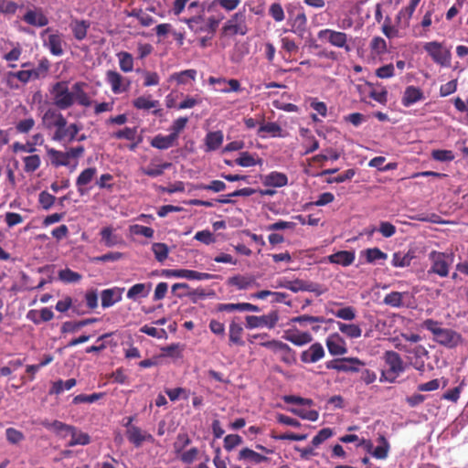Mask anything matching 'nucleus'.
<instances>
[{"label":"nucleus","instance_id":"nucleus-44","mask_svg":"<svg viewBox=\"0 0 468 468\" xmlns=\"http://www.w3.org/2000/svg\"><path fill=\"white\" fill-rule=\"evenodd\" d=\"M22 54V48L19 43H11V49L5 52L3 58L9 63V67L15 68L16 62Z\"/></svg>","mask_w":468,"mask_h":468},{"label":"nucleus","instance_id":"nucleus-53","mask_svg":"<svg viewBox=\"0 0 468 468\" xmlns=\"http://www.w3.org/2000/svg\"><path fill=\"white\" fill-rule=\"evenodd\" d=\"M331 313L337 318L352 321L356 318V309L353 306H346L337 311H331Z\"/></svg>","mask_w":468,"mask_h":468},{"label":"nucleus","instance_id":"nucleus-39","mask_svg":"<svg viewBox=\"0 0 468 468\" xmlns=\"http://www.w3.org/2000/svg\"><path fill=\"white\" fill-rule=\"evenodd\" d=\"M69 434L71 436L70 441L68 443V446L74 447L76 445H88L90 442V437L88 433L83 432L78 430L77 427L74 426V431H69Z\"/></svg>","mask_w":468,"mask_h":468},{"label":"nucleus","instance_id":"nucleus-22","mask_svg":"<svg viewBox=\"0 0 468 468\" xmlns=\"http://www.w3.org/2000/svg\"><path fill=\"white\" fill-rule=\"evenodd\" d=\"M282 287L293 292H317V294H320L321 292H317V285L313 282H307L303 280H293V281H288L284 284L282 285Z\"/></svg>","mask_w":468,"mask_h":468},{"label":"nucleus","instance_id":"nucleus-11","mask_svg":"<svg viewBox=\"0 0 468 468\" xmlns=\"http://www.w3.org/2000/svg\"><path fill=\"white\" fill-rule=\"evenodd\" d=\"M246 327L249 329L258 328V327H268L270 329L273 328L278 320L279 314L277 312L273 311L269 313L268 314H264L261 316L256 315H248L246 316Z\"/></svg>","mask_w":468,"mask_h":468},{"label":"nucleus","instance_id":"nucleus-4","mask_svg":"<svg viewBox=\"0 0 468 468\" xmlns=\"http://www.w3.org/2000/svg\"><path fill=\"white\" fill-rule=\"evenodd\" d=\"M53 128L55 130L53 139L64 143L73 141L80 131V127L77 124H68L66 119H56Z\"/></svg>","mask_w":468,"mask_h":468},{"label":"nucleus","instance_id":"nucleus-45","mask_svg":"<svg viewBox=\"0 0 468 468\" xmlns=\"http://www.w3.org/2000/svg\"><path fill=\"white\" fill-rule=\"evenodd\" d=\"M89 27L90 24L84 20H75L70 24L73 35L78 40H82L86 37Z\"/></svg>","mask_w":468,"mask_h":468},{"label":"nucleus","instance_id":"nucleus-34","mask_svg":"<svg viewBox=\"0 0 468 468\" xmlns=\"http://www.w3.org/2000/svg\"><path fill=\"white\" fill-rule=\"evenodd\" d=\"M377 441L379 443L371 452L372 456L378 460H384L388 457L390 444L383 434H379Z\"/></svg>","mask_w":468,"mask_h":468},{"label":"nucleus","instance_id":"nucleus-49","mask_svg":"<svg viewBox=\"0 0 468 468\" xmlns=\"http://www.w3.org/2000/svg\"><path fill=\"white\" fill-rule=\"evenodd\" d=\"M364 254H365L366 261L367 263H375L378 261H381V260L385 261L388 259L387 253L383 252L378 248L367 249L364 251Z\"/></svg>","mask_w":468,"mask_h":468},{"label":"nucleus","instance_id":"nucleus-62","mask_svg":"<svg viewBox=\"0 0 468 468\" xmlns=\"http://www.w3.org/2000/svg\"><path fill=\"white\" fill-rule=\"evenodd\" d=\"M464 381H462L459 386L447 390L443 395L442 399L456 403L460 399V395L463 389Z\"/></svg>","mask_w":468,"mask_h":468},{"label":"nucleus","instance_id":"nucleus-29","mask_svg":"<svg viewBox=\"0 0 468 468\" xmlns=\"http://www.w3.org/2000/svg\"><path fill=\"white\" fill-rule=\"evenodd\" d=\"M239 461L250 462L255 464L261 463L263 462H267L268 458L264 455H261L255 451L250 448H243L239 451L238 455Z\"/></svg>","mask_w":468,"mask_h":468},{"label":"nucleus","instance_id":"nucleus-42","mask_svg":"<svg viewBox=\"0 0 468 468\" xmlns=\"http://www.w3.org/2000/svg\"><path fill=\"white\" fill-rule=\"evenodd\" d=\"M48 155L51 164L56 167L67 166L70 164L65 152L58 151L52 148L48 150Z\"/></svg>","mask_w":468,"mask_h":468},{"label":"nucleus","instance_id":"nucleus-5","mask_svg":"<svg viewBox=\"0 0 468 468\" xmlns=\"http://www.w3.org/2000/svg\"><path fill=\"white\" fill-rule=\"evenodd\" d=\"M48 70V62L47 60H43L34 69L19 70L17 72H9L7 74V78L8 80L17 79L21 82L27 83L30 80L44 77Z\"/></svg>","mask_w":468,"mask_h":468},{"label":"nucleus","instance_id":"nucleus-37","mask_svg":"<svg viewBox=\"0 0 468 468\" xmlns=\"http://www.w3.org/2000/svg\"><path fill=\"white\" fill-rule=\"evenodd\" d=\"M77 384L75 378H69L67 380L58 379L52 383V386L48 391L49 395H59L65 390H69L74 388Z\"/></svg>","mask_w":468,"mask_h":468},{"label":"nucleus","instance_id":"nucleus-36","mask_svg":"<svg viewBox=\"0 0 468 468\" xmlns=\"http://www.w3.org/2000/svg\"><path fill=\"white\" fill-rule=\"evenodd\" d=\"M176 140L175 133L168 135L157 134L153 138L151 145L154 148L165 150L173 146Z\"/></svg>","mask_w":468,"mask_h":468},{"label":"nucleus","instance_id":"nucleus-31","mask_svg":"<svg viewBox=\"0 0 468 468\" xmlns=\"http://www.w3.org/2000/svg\"><path fill=\"white\" fill-rule=\"evenodd\" d=\"M243 328L241 324L236 323L234 320L230 322L229 326V345L242 346L244 341L242 340Z\"/></svg>","mask_w":468,"mask_h":468},{"label":"nucleus","instance_id":"nucleus-19","mask_svg":"<svg viewBox=\"0 0 468 468\" xmlns=\"http://www.w3.org/2000/svg\"><path fill=\"white\" fill-rule=\"evenodd\" d=\"M283 338L295 346H302L309 344L313 336L308 332H300L298 330H287L284 332Z\"/></svg>","mask_w":468,"mask_h":468},{"label":"nucleus","instance_id":"nucleus-10","mask_svg":"<svg viewBox=\"0 0 468 468\" xmlns=\"http://www.w3.org/2000/svg\"><path fill=\"white\" fill-rule=\"evenodd\" d=\"M162 275L166 278L176 277L197 281L211 280L218 277L214 274L186 269H165L162 271Z\"/></svg>","mask_w":468,"mask_h":468},{"label":"nucleus","instance_id":"nucleus-43","mask_svg":"<svg viewBox=\"0 0 468 468\" xmlns=\"http://www.w3.org/2000/svg\"><path fill=\"white\" fill-rule=\"evenodd\" d=\"M97 321H98L97 318H87V319H83V320L77 321V322H65L62 324L61 331L63 333H68V332L74 333V332H77L78 330H80V328H82L86 325L91 324Z\"/></svg>","mask_w":468,"mask_h":468},{"label":"nucleus","instance_id":"nucleus-2","mask_svg":"<svg viewBox=\"0 0 468 468\" xmlns=\"http://www.w3.org/2000/svg\"><path fill=\"white\" fill-rule=\"evenodd\" d=\"M429 261H431V268L428 271L429 274L434 273L440 277H447L450 271V266L453 260V255L441 252L437 250H431L429 255Z\"/></svg>","mask_w":468,"mask_h":468},{"label":"nucleus","instance_id":"nucleus-48","mask_svg":"<svg viewBox=\"0 0 468 468\" xmlns=\"http://www.w3.org/2000/svg\"><path fill=\"white\" fill-rule=\"evenodd\" d=\"M256 154H252L249 152H242L239 154V156L235 160V164L242 166V167H250L254 166L257 164L261 163V159L256 160Z\"/></svg>","mask_w":468,"mask_h":468},{"label":"nucleus","instance_id":"nucleus-41","mask_svg":"<svg viewBox=\"0 0 468 468\" xmlns=\"http://www.w3.org/2000/svg\"><path fill=\"white\" fill-rule=\"evenodd\" d=\"M116 57L122 71L127 73L133 70L134 59L132 54L126 51H121L116 54Z\"/></svg>","mask_w":468,"mask_h":468},{"label":"nucleus","instance_id":"nucleus-46","mask_svg":"<svg viewBox=\"0 0 468 468\" xmlns=\"http://www.w3.org/2000/svg\"><path fill=\"white\" fill-rule=\"evenodd\" d=\"M413 256L410 253L395 252L392 256L391 264L396 268H404L410 265Z\"/></svg>","mask_w":468,"mask_h":468},{"label":"nucleus","instance_id":"nucleus-16","mask_svg":"<svg viewBox=\"0 0 468 468\" xmlns=\"http://www.w3.org/2000/svg\"><path fill=\"white\" fill-rule=\"evenodd\" d=\"M123 292L124 288L121 287H113L101 291V306L103 308H108L112 306L114 303L121 302Z\"/></svg>","mask_w":468,"mask_h":468},{"label":"nucleus","instance_id":"nucleus-13","mask_svg":"<svg viewBox=\"0 0 468 468\" xmlns=\"http://www.w3.org/2000/svg\"><path fill=\"white\" fill-rule=\"evenodd\" d=\"M325 344L330 355L342 356L347 352L346 343L345 339L338 334H331L325 340Z\"/></svg>","mask_w":468,"mask_h":468},{"label":"nucleus","instance_id":"nucleus-33","mask_svg":"<svg viewBox=\"0 0 468 468\" xmlns=\"http://www.w3.org/2000/svg\"><path fill=\"white\" fill-rule=\"evenodd\" d=\"M407 296L408 292H391L385 295L383 303L393 308H400L404 306L403 299Z\"/></svg>","mask_w":468,"mask_h":468},{"label":"nucleus","instance_id":"nucleus-8","mask_svg":"<svg viewBox=\"0 0 468 468\" xmlns=\"http://www.w3.org/2000/svg\"><path fill=\"white\" fill-rule=\"evenodd\" d=\"M222 30L226 35H245L248 32L245 13L238 12L234 14L224 24Z\"/></svg>","mask_w":468,"mask_h":468},{"label":"nucleus","instance_id":"nucleus-57","mask_svg":"<svg viewBox=\"0 0 468 468\" xmlns=\"http://www.w3.org/2000/svg\"><path fill=\"white\" fill-rule=\"evenodd\" d=\"M371 51L376 55H382L387 51V43L384 38L375 37L370 42Z\"/></svg>","mask_w":468,"mask_h":468},{"label":"nucleus","instance_id":"nucleus-25","mask_svg":"<svg viewBox=\"0 0 468 468\" xmlns=\"http://www.w3.org/2000/svg\"><path fill=\"white\" fill-rule=\"evenodd\" d=\"M152 289V283H136L127 292V298L132 301H137L140 298H145L149 295Z\"/></svg>","mask_w":468,"mask_h":468},{"label":"nucleus","instance_id":"nucleus-64","mask_svg":"<svg viewBox=\"0 0 468 468\" xmlns=\"http://www.w3.org/2000/svg\"><path fill=\"white\" fill-rule=\"evenodd\" d=\"M333 436V431L330 428H324L318 431V433L313 438L312 444L314 447L319 446L327 439Z\"/></svg>","mask_w":468,"mask_h":468},{"label":"nucleus","instance_id":"nucleus-28","mask_svg":"<svg viewBox=\"0 0 468 468\" xmlns=\"http://www.w3.org/2000/svg\"><path fill=\"white\" fill-rule=\"evenodd\" d=\"M255 283V278L253 276L235 275L229 277L227 281V284L234 286L239 290H246L251 287Z\"/></svg>","mask_w":468,"mask_h":468},{"label":"nucleus","instance_id":"nucleus-55","mask_svg":"<svg viewBox=\"0 0 468 468\" xmlns=\"http://www.w3.org/2000/svg\"><path fill=\"white\" fill-rule=\"evenodd\" d=\"M243 443L242 437L239 434H229L224 438V449L231 452L237 446Z\"/></svg>","mask_w":468,"mask_h":468},{"label":"nucleus","instance_id":"nucleus-32","mask_svg":"<svg viewBox=\"0 0 468 468\" xmlns=\"http://www.w3.org/2000/svg\"><path fill=\"white\" fill-rule=\"evenodd\" d=\"M96 175H97L96 167H88V168L84 169L79 175V176L76 179V186H77L78 191L80 192V195L84 194V191L82 190V186L90 183Z\"/></svg>","mask_w":468,"mask_h":468},{"label":"nucleus","instance_id":"nucleus-61","mask_svg":"<svg viewBox=\"0 0 468 468\" xmlns=\"http://www.w3.org/2000/svg\"><path fill=\"white\" fill-rule=\"evenodd\" d=\"M113 137L118 139H126L129 141H135L137 137V128H129L125 127L122 130H119L113 133Z\"/></svg>","mask_w":468,"mask_h":468},{"label":"nucleus","instance_id":"nucleus-63","mask_svg":"<svg viewBox=\"0 0 468 468\" xmlns=\"http://www.w3.org/2000/svg\"><path fill=\"white\" fill-rule=\"evenodd\" d=\"M52 430L58 434L66 437L69 431H74V426L64 423L60 420H53L52 421Z\"/></svg>","mask_w":468,"mask_h":468},{"label":"nucleus","instance_id":"nucleus-54","mask_svg":"<svg viewBox=\"0 0 468 468\" xmlns=\"http://www.w3.org/2000/svg\"><path fill=\"white\" fill-rule=\"evenodd\" d=\"M104 396V393H92L90 395L87 394H80L74 397L72 402L73 404H80V403H93Z\"/></svg>","mask_w":468,"mask_h":468},{"label":"nucleus","instance_id":"nucleus-12","mask_svg":"<svg viewBox=\"0 0 468 468\" xmlns=\"http://www.w3.org/2000/svg\"><path fill=\"white\" fill-rule=\"evenodd\" d=\"M106 82L110 85L111 90L114 94H121L126 92L131 86V81L128 78L123 77L115 70H108L106 72Z\"/></svg>","mask_w":468,"mask_h":468},{"label":"nucleus","instance_id":"nucleus-3","mask_svg":"<svg viewBox=\"0 0 468 468\" xmlns=\"http://www.w3.org/2000/svg\"><path fill=\"white\" fill-rule=\"evenodd\" d=\"M423 48L436 64L441 67L450 66L452 58L451 50L443 46V44L431 41L425 43Z\"/></svg>","mask_w":468,"mask_h":468},{"label":"nucleus","instance_id":"nucleus-40","mask_svg":"<svg viewBox=\"0 0 468 468\" xmlns=\"http://www.w3.org/2000/svg\"><path fill=\"white\" fill-rule=\"evenodd\" d=\"M261 137H280L282 135V128L276 122H266L261 124L258 132Z\"/></svg>","mask_w":468,"mask_h":468},{"label":"nucleus","instance_id":"nucleus-59","mask_svg":"<svg viewBox=\"0 0 468 468\" xmlns=\"http://www.w3.org/2000/svg\"><path fill=\"white\" fill-rule=\"evenodd\" d=\"M100 234L105 246L113 247L117 244V236L113 235L112 229L111 227L103 228Z\"/></svg>","mask_w":468,"mask_h":468},{"label":"nucleus","instance_id":"nucleus-60","mask_svg":"<svg viewBox=\"0 0 468 468\" xmlns=\"http://www.w3.org/2000/svg\"><path fill=\"white\" fill-rule=\"evenodd\" d=\"M158 102L148 97H139L133 101V106L140 110H150L156 108Z\"/></svg>","mask_w":468,"mask_h":468},{"label":"nucleus","instance_id":"nucleus-23","mask_svg":"<svg viewBox=\"0 0 468 468\" xmlns=\"http://www.w3.org/2000/svg\"><path fill=\"white\" fill-rule=\"evenodd\" d=\"M128 441L133 443L135 447H140L144 441L153 440L151 434L144 432L137 426H131L126 431Z\"/></svg>","mask_w":468,"mask_h":468},{"label":"nucleus","instance_id":"nucleus-30","mask_svg":"<svg viewBox=\"0 0 468 468\" xmlns=\"http://www.w3.org/2000/svg\"><path fill=\"white\" fill-rule=\"evenodd\" d=\"M86 84L83 82H77L72 86L73 101H77L83 106H90L91 100L85 92Z\"/></svg>","mask_w":468,"mask_h":468},{"label":"nucleus","instance_id":"nucleus-52","mask_svg":"<svg viewBox=\"0 0 468 468\" xmlns=\"http://www.w3.org/2000/svg\"><path fill=\"white\" fill-rule=\"evenodd\" d=\"M191 443V440L187 433H178L174 442V450L175 452L179 455L186 447H187Z\"/></svg>","mask_w":468,"mask_h":468},{"label":"nucleus","instance_id":"nucleus-35","mask_svg":"<svg viewBox=\"0 0 468 468\" xmlns=\"http://www.w3.org/2000/svg\"><path fill=\"white\" fill-rule=\"evenodd\" d=\"M223 143L221 131L209 132L205 138L206 152L217 150Z\"/></svg>","mask_w":468,"mask_h":468},{"label":"nucleus","instance_id":"nucleus-17","mask_svg":"<svg viewBox=\"0 0 468 468\" xmlns=\"http://www.w3.org/2000/svg\"><path fill=\"white\" fill-rule=\"evenodd\" d=\"M384 360L386 364L388 366V369L391 375H395L397 377L399 376L400 373L404 371V366L402 358L399 354L395 351H387L384 354Z\"/></svg>","mask_w":468,"mask_h":468},{"label":"nucleus","instance_id":"nucleus-58","mask_svg":"<svg viewBox=\"0 0 468 468\" xmlns=\"http://www.w3.org/2000/svg\"><path fill=\"white\" fill-rule=\"evenodd\" d=\"M170 166V163H164L162 165L143 168L142 172L148 176L156 177L163 175L164 171Z\"/></svg>","mask_w":468,"mask_h":468},{"label":"nucleus","instance_id":"nucleus-27","mask_svg":"<svg viewBox=\"0 0 468 468\" xmlns=\"http://www.w3.org/2000/svg\"><path fill=\"white\" fill-rule=\"evenodd\" d=\"M24 21L34 27L48 25V19L40 9L28 10L24 16Z\"/></svg>","mask_w":468,"mask_h":468},{"label":"nucleus","instance_id":"nucleus-1","mask_svg":"<svg viewBox=\"0 0 468 468\" xmlns=\"http://www.w3.org/2000/svg\"><path fill=\"white\" fill-rule=\"evenodd\" d=\"M441 323L433 319H426L422 327L430 331L433 340L447 348H455L463 343L462 335L451 328H443Z\"/></svg>","mask_w":468,"mask_h":468},{"label":"nucleus","instance_id":"nucleus-14","mask_svg":"<svg viewBox=\"0 0 468 468\" xmlns=\"http://www.w3.org/2000/svg\"><path fill=\"white\" fill-rule=\"evenodd\" d=\"M324 349L320 343L313 344L308 349L301 353V361L306 364L316 363L324 356Z\"/></svg>","mask_w":468,"mask_h":468},{"label":"nucleus","instance_id":"nucleus-21","mask_svg":"<svg viewBox=\"0 0 468 468\" xmlns=\"http://www.w3.org/2000/svg\"><path fill=\"white\" fill-rule=\"evenodd\" d=\"M261 183L265 186L282 187L288 184V177L283 173L273 171L261 176Z\"/></svg>","mask_w":468,"mask_h":468},{"label":"nucleus","instance_id":"nucleus-38","mask_svg":"<svg viewBox=\"0 0 468 468\" xmlns=\"http://www.w3.org/2000/svg\"><path fill=\"white\" fill-rule=\"evenodd\" d=\"M365 366V362L357 357H342L341 372L356 373Z\"/></svg>","mask_w":468,"mask_h":468},{"label":"nucleus","instance_id":"nucleus-20","mask_svg":"<svg viewBox=\"0 0 468 468\" xmlns=\"http://www.w3.org/2000/svg\"><path fill=\"white\" fill-rule=\"evenodd\" d=\"M197 77V70L195 69H186L179 72H175L171 74L167 82L172 83L175 82L176 85H187L195 81Z\"/></svg>","mask_w":468,"mask_h":468},{"label":"nucleus","instance_id":"nucleus-7","mask_svg":"<svg viewBox=\"0 0 468 468\" xmlns=\"http://www.w3.org/2000/svg\"><path fill=\"white\" fill-rule=\"evenodd\" d=\"M318 37L335 48H344L346 52L351 50V47L348 44V37L344 32L326 28L318 32Z\"/></svg>","mask_w":468,"mask_h":468},{"label":"nucleus","instance_id":"nucleus-18","mask_svg":"<svg viewBox=\"0 0 468 468\" xmlns=\"http://www.w3.org/2000/svg\"><path fill=\"white\" fill-rule=\"evenodd\" d=\"M426 99L421 89L415 86H408L402 95L401 101L406 107L411 106Z\"/></svg>","mask_w":468,"mask_h":468},{"label":"nucleus","instance_id":"nucleus-47","mask_svg":"<svg viewBox=\"0 0 468 468\" xmlns=\"http://www.w3.org/2000/svg\"><path fill=\"white\" fill-rule=\"evenodd\" d=\"M337 324L340 332L349 338H358L362 335V330L357 324H344L340 322H338Z\"/></svg>","mask_w":468,"mask_h":468},{"label":"nucleus","instance_id":"nucleus-26","mask_svg":"<svg viewBox=\"0 0 468 468\" xmlns=\"http://www.w3.org/2000/svg\"><path fill=\"white\" fill-rule=\"evenodd\" d=\"M330 263L342 265L344 267L351 265L355 261V253L348 250H340L327 257Z\"/></svg>","mask_w":468,"mask_h":468},{"label":"nucleus","instance_id":"nucleus-51","mask_svg":"<svg viewBox=\"0 0 468 468\" xmlns=\"http://www.w3.org/2000/svg\"><path fill=\"white\" fill-rule=\"evenodd\" d=\"M24 161V170L27 173L35 172L41 164L40 157L37 154L28 155L23 158Z\"/></svg>","mask_w":468,"mask_h":468},{"label":"nucleus","instance_id":"nucleus-50","mask_svg":"<svg viewBox=\"0 0 468 468\" xmlns=\"http://www.w3.org/2000/svg\"><path fill=\"white\" fill-rule=\"evenodd\" d=\"M152 250L157 261L163 262L168 257L169 249L165 243L156 242L152 245Z\"/></svg>","mask_w":468,"mask_h":468},{"label":"nucleus","instance_id":"nucleus-56","mask_svg":"<svg viewBox=\"0 0 468 468\" xmlns=\"http://www.w3.org/2000/svg\"><path fill=\"white\" fill-rule=\"evenodd\" d=\"M261 346L274 351L291 352L292 348L285 343L279 340H269L261 342Z\"/></svg>","mask_w":468,"mask_h":468},{"label":"nucleus","instance_id":"nucleus-24","mask_svg":"<svg viewBox=\"0 0 468 468\" xmlns=\"http://www.w3.org/2000/svg\"><path fill=\"white\" fill-rule=\"evenodd\" d=\"M218 312H255L261 311L259 306L250 303H218L217 306Z\"/></svg>","mask_w":468,"mask_h":468},{"label":"nucleus","instance_id":"nucleus-15","mask_svg":"<svg viewBox=\"0 0 468 468\" xmlns=\"http://www.w3.org/2000/svg\"><path fill=\"white\" fill-rule=\"evenodd\" d=\"M208 82L212 85H217L215 90L221 93H228L232 91H239L240 90V83L237 80H225L210 77Z\"/></svg>","mask_w":468,"mask_h":468},{"label":"nucleus","instance_id":"nucleus-6","mask_svg":"<svg viewBox=\"0 0 468 468\" xmlns=\"http://www.w3.org/2000/svg\"><path fill=\"white\" fill-rule=\"evenodd\" d=\"M44 46L48 48L54 56H61L64 52L65 41L63 36L50 28L45 29L41 33Z\"/></svg>","mask_w":468,"mask_h":468},{"label":"nucleus","instance_id":"nucleus-9","mask_svg":"<svg viewBox=\"0 0 468 468\" xmlns=\"http://www.w3.org/2000/svg\"><path fill=\"white\" fill-rule=\"evenodd\" d=\"M54 103L61 109L69 108L73 103L72 91L69 90L66 82L56 83L51 90Z\"/></svg>","mask_w":468,"mask_h":468}]
</instances>
